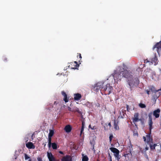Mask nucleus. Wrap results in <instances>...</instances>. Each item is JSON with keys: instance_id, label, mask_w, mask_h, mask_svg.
<instances>
[{"instance_id": "473e14b6", "label": "nucleus", "mask_w": 161, "mask_h": 161, "mask_svg": "<svg viewBox=\"0 0 161 161\" xmlns=\"http://www.w3.org/2000/svg\"><path fill=\"white\" fill-rule=\"evenodd\" d=\"M152 113H150L149 114L148 116H149V120H150L151 119V120L152 119Z\"/></svg>"}, {"instance_id": "0eeeda50", "label": "nucleus", "mask_w": 161, "mask_h": 161, "mask_svg": "<svg viewBox=\"0 0 161 161\" xmlns=\"http://www.w3.org/2000/svg\"><path fill=\"white\" fill-rule=\"evenodd\" d=\"M139 114L138 113H135L134 115V117L132 118L133 122L135 124V123L140 121L141 122L143 121V119L139 118Z\"/></svg>"}, {"instance_id": "864d4df0", "label": "nucleus", "mask_w": 161, "mask_h": 161, "mask_svg": "<svg viewBox=\"0 0 161 161\" xmlns=\"http://www.w3.org/2000/svg\"><path fill=\"white\" fill-rule=\"evenodd\" d=\"M28 161H32L31 159V158L30 159H29Z\"/></svg>"}, {"instance_id": "a211bd4d", "label": "nucleus", "mask_w": 161, "mask_h": 161, "mask_svg": "<svg viewBox=\"0 0 161 161\" xmlns=\"http://www.w3.org/2000/svg\"><path fill=\"white\" fill-rule=\"evenodd\" d=\"M159 96V95H158V94L157 93V92H156V91L155 90L154 93H153V94L152 99L153 100L156 101Z\"/></svg>"}, {"instance_id": "2eb2a0df", "label": "nucleus", "mask_w": 161, "mask_h": 161, "mask_svg": "<svg viewBox=\"0 0 161 161\" xmlns=\"http://www.w3.org/2000/svg\"><path fill=\"white\" fill-rule=\"evenodd\" d=\"M61 94L64 97L63 100L65 102V103L68 102L69 101V98L67 97V95L66 93L64 91H62L61 92Z\"/></svg>"}, {"instance_id": "de8ad7c7", "label": "nucleus", "mask_w": 161, "mask_h": 161, "mask_svg": "<svg viewBox=\"0 0 161 161\" xmlns=\"http://www.w3.org/2000/svg\"><path fill=\"white\" fill-rule=\"evenodd\" d=\"M108 125L110 127H111V123H110V122L108 124Z\"/></svg>"}, {"instance_id": "7ed1b4c3", "label": "nucleus", "mask_w": 161, "mask_h": 161, "mask_svg": "<svg viewBox=\"0 0 161 161\" xmlns=\"http://www.w3.org/2000/svg\"><path fill=\"white\" fill-rule=\"evenodd\" d=\"M144 63H149L150 64H152L154 63L155 65H156L158 63V59L157 57L156 56V53H155L154 54V56L152 57H151L150 60H148L147 59L144 60Z\"/></svg>"}, {"instance_id": "6ab92c4d", "label": "nucleus", "mask_w": 161, "mask_h": 161, "mask_svg": "<svg viewBox=\"0 0 161 161\" xmlns=\"http://www.w3.org/2000/svg\"><path fill=\"white\" fill-rule=\"evenodd\" d=\"M72 112H77L79 114L81 115H82V113L81 112V111H80L79 110V108L76 107H74V108L72 110Z\"/></svg>"}, {"instance_id": "393cba45", "label": "nucleus", "mask_w": 161, "mask_h": 161, "mask_svg": "<svg viewBox=\"0 0 161 161\" xmlns=\"http://www.w3.org/2000/svg\"><path fill=\"white\" fill-rule=\"evenodd\" d=\"M54 133V131L53 130H50L49 133L48 134V136L52 137Z\"/></svg>"}, {"instance_id": "9b49d317", "label": "nucleus", "mask_w": 161, "mask_h": 161, "mask_svg": "<svg viewBox=\"0 0 161 161\" xmlns=\"http://www.w3.org/2000/svg\"><path fill=\"white\" fill-rule=\"evenodd\" d=\"M61 161H72V158L70 155H66L62 158Z\"/></svg>"}, {"instance_id": "5fc2aeb1", "label": "nucleus", "mask_w": 161, "mask_h": 161, "mask_svg": "<svg viewBox=\"0 0 161 161\" xmlns=\"http://www.w3.org/2000/svg\"><path fill=\"white\" fill-rule=\"evenodd\" d=\"M91 127H91V125H89V128H91Z\"/></svg>"}, {"instance_id": "b1692460", "label": "nucleus", "mask_w": 161, "mask_h": 161, "mask_svg": "<svg viewBox=\"0 0 161 161\" xmlns=\"http://www.w3.org/2000/svg\"><path fill=\"white\" fill-rule=\"evenodd\" d=\"M52 147L53 149H56L57 148V144L55 142L52 143Z\"/></svg>"}, {"instance_id": "09e8293b", "label": "nucleus", "mask_w": 161, "mask_h": 161, "mask_svg": "<svg viewBox=\"0 0 161 161\" xmlns=\"http://www.w3.org/2000/svg\"><path fill=\"white\" fill-rule=\"evenodd\" d=\"M43 144L44 145V147H45L46 145V142L43 143Z\"/></svg>"}, {"instance_id": "6e6552de", "label": "nucleus", "mask_w": 161, "mask_h": 161, "mask_svg": "<svg viewBox=\"0 0 161 161\" xmlns=\"http://www.w3.org/2000/svg\"><path fill=\"white\" fill-rule=\"evenodd\" d=\"M155 48H156V51L159 54L161 52V41L156 43L153 46V49L154 50Z\"/></svg>"}, {"instance_id": "423d86ee", "label": "nucleus", "mask_w": 161, "mask_h": 161, "mask_svg": "<svg viewBox=\"0 0 161 161\" xmlns=\"http://www.w3.org/2000/svg\"><path fill=\"white\" fill-rule=\"evenodd\" d=\"M110 149L111 151L114 153V155L115 157L117 159L118 161H119L120 159L119 155V151L115 147H110Z\"/></svg>"}, {"instance_id": "f704fd0d", "label": "nucleus", "mask_w": 161, "mask_h": 161, "mask_svg": "<svg viewBox=\"0 0 161 161\" xmlns=\"http://www.w3.org/2000/svg\"><path fill=\"white\" fill-rule=\"evenodd\" d=\"M150 148L151 149L154 150V149H155V146H153V145H151L150 144Z\"/></svg>"}, {"instance_id": "f257e3e1", "label": "nucleus", "mask_w": 161, "mask_h": 161, "mask_svg": "<svg viewBox=\"0 0 161 161\" xmlns=\"http://www.w3.org/2000/svg\"><path fill=\"white\" fill-rule=\"evenodd\" d=\"M118 69H119V71H120V73L122 74V77H124L129 79L132 78V75H131V72L125 69V67H122L120 66H118Z\"/></svg>"}, {"instance_id": "2f4dec72", "label": "nucleus", "mask_w": 161, "mask_h": 161, "mask_svg": "<svg viewBox=\"0 0 161 161\" xmlns=\"http://www.w3.org/2000/svg\"><path fill=\"white\" fill-rule=\"evenodd\" d=\"M156 91L157 92H158L159 94L158 95H159V96L161 95V88L158 90H156Z\"/></svg>"}, {"instance_id": "c756f323", "label": "nucleus", "mask_w": 161, "mask_h": 161, "mask_svg": "<svg viewBox=\"0 0 161 161\" xmlns=\"http://www.w3.org/2000/svg\"><path fill=\"white\" fill-rule=\"evenodd\" d=\"M139 106L140 107L142 108H145L146 107V105L142 103H140L139 104Z\"/></svg>"}, {"instance_id": "f3484780", "label": "nucleus", "mask_w": 161, "mask_h": 161, "mask_svg": "<svg viewBox=\"0 0 161 161\" xmlns=\"http://www.w3.org/2000/svg\"><path fill=\"white\" fill-rule=\"evenodd\" d=\"M74 98L75 100H79L81 98V96L80 94L76 93L74 94Z\"/></svg>"}, {"instance_id": "9d476101", "label": "nucleus", "mask_w": 161, "mask_h": 161, "mask_svg": "<svg viewBox=\"0 0 161 161\" xmlns=\"http://www.w3.org/2000/svg\"><path fill=\"white\" fill-rule=\"evenodd\" d=\"M47 155L49 161H56L55 158L51 153L47 152Z\"/></svg>"}, {"instance_id": "4be33fe9", "label": "nucleus", "mask_w": 161, "mask_h": 161, "mask_svg": "<svg viewBox=\"0 0 161 161\" xmlns=\"http://www.w3.org/2000/svg\"><path fill=\"white\" fill-rule=\"evenodd\" d=\"M132 146V145L130 143V145L128 147V149H129V151L128 153H127V154L130 153L131 154V151L133 150Z\"/></svg>"}, {"instance_id": "1a4fd4ad", "label": "nucleus", "mask_w": 161, "mask_h": 161, "mask_svg": "<svg viewBox=\"0 0 161 161\" xmlns=\"http://www.w3.org/2000/svg\"><path fill=\"white\" fill-rule=\"evenodd\" d=\"M70 64L69 67L71 69H77L79 66V65L78 64L77 62L76 61L70 63Z\"/></svg>"}, {"instance_id": "e433bc0d", "label": "nucleus", "mask_w": 161, "mask_h": 161, "mask_svg": "<svg viewBox=\"0 0 161 161\" xmlns=\"http://www.w3.org/2000/svg\"><path fill=\"white\" fill-rule=\"evenodd\" d=\"M48 142L51 143V140H52L51 137H49V136H48Z\"/></svg>"}, {"instance_id": "5701e85b", "label": "nucleus", "mask_w": 161, "mask_h": 161, "mask_svg": "<svg viewBox=\"0 0 161 161\" xmlns=\"http://www.w3.org/2000/svg\"><path fill=\"white\" fill-rule=\"evenodd\" d=\"M153 122L152 121V120L151 119L150 120H149V129L150 131V134L151 133V130L153 128L152 125H153Z\"/></svg>"}, {"instance_id": "cd10ccee", "label": "nucleus", "mask_w": 161, "mask_h": 161, "mask_svg": "<svg viewBox=\"0 0 161 161\" xmlns=\"http://www.w3.org/2000/svg\"><path fill=\"white\" fill-rule=\"evenodd\" d=\"M98 87H97V84H95L94 87V90H95L96 92H98L99 90H100V89L98 88Z\"/></svg>"}, {"instance_id": "4468645a", "label": "nucleus", "mask_w": 161, "mask_h": 161, "mask_svg": "<svg viewBox=\"0 0 161 161\" xmlns=\"http://www.w3.org/2000/svg\"><path fill=\"white\" fill-rule=\"evenodd\" d=\"M97 85L98 87V88L100 89L101 91L103 90L104 87V83L102 82H99L97 83Z\"/></svg>"}, {"instance_id": "aec40b11", "label": "nucleus", "mask_w": 161, "mask_h": 161, "mask_svg": "<svg viewBox=\"0 0 161 161\" xmlns=\"http://www.w3.org/2000/svg\"><path fill=\"white\" fill-rule=\"evenodd\" d=\"M114 127L115 130H119V127L118 126V122L117 121V122H116L115 120H114Z\"/></svg>"}, {"instance_id": "37998d69", "label": "nucleus", "mask_w": 161, "mask_h": 161, "mask_svg": "<svg viewBox=\"0 0 161 161\" xmlns=\"http://www.w3.org/2000/svg\"><path fill=\"white\" fill-rule=\"evenodd\" d=\"M143 139L144 140V141L146 142V137L144 136H143Z\"/></svg>"}, {"instance_id": "ddd939ff", "label": "nucleus", "mask_w": 161, "mask_h": 161, "mask_svg": "<svg viewBox=\"0 0 161 161\" xmlns=\"http://www.w3.org/2000/svg\"><path fill=\"white\" fill-rule=\"evenodd\" d=\"M64 129L66 132L68 133L71 132L72 127L70 125H67L65 127Z\"/></svg>"}, {"instance_id": "72a5a7b5", "label": "nucleus", "mask_w": 161, "mask_h": 161, "mask_svg": "<svg viewBox=\"0 0 161 161\" xmlns=\"http://www.w3.org/2000/svg\"><path fill=\"white\" fill-rule=\"evenodd\" d=\"M84 127H81V131H80V136L81 135L82 132L84 131Z\"/></svg>"}, {"instance_id": "20e7f679", "label": "nucleus", "mask_w": 161, "mask_h": 161, "mask_svg": "<svg viewBox=\"0 0 161 161\" xmlns=\"http://www.w3.org/2000/svg\"><path fill=\"white\" fill-rule=\"evenodd\" d=\"M119 71L117 70H115L114 73L112 74L114 79L116 81L120 80L122 78V74L120 73V71H119Z\"/></svg>"}, {"instance_id": "412c9836", "label": "nucleus", "mask_w": 161, "mask_h": 161, "mask_svg": "<svg viewBox=\"0 0 161 161\" xmlns=\"http://www.w3.org/2000/svg\"><path fill=\"white\" fill-rule=\"evenodd\" d=\"M146 142L148 143H149L152 140L151 137L150 136V134L147 135L146 136Z\"/></svg>"}, {"instance_id": "4d7b16f0", "label": "nucleus", "mask_w": 161, "mask_h": 161, "mask_svg": "<svg viewBox=\"0 0 161 161\" xmlns=\"http://www.w3.org/2000/svg\"><path fill=\"white\" fill-rule=\"evenodd\" d=\"M155 161H158V159H156L155 160Z\"/></svg>"}, {"instance_id": "ea45409f", "label": "nucleus", "mask_w": 161, "mask_h": 161, "mask_svg": "<svg viewBox=\"0 0 161 161\" xmlns=\"http://www.w3.org/2000/svg\"><path fill=\"white\" fill-rule=\"evenodd\" d=\"M38 161H42V158H37Z\"/></svg>"}, {"instance_id": "a19ab883", "label": "nucleus", "mask_w": 161, "mask_h": 161, "mask_svg": "<svg viewBox=\"0 0 161 161\" xmlns=\"http://www.w3.org/2000/svg\"><path fill=\"white\" fill-rule=\"evenodd\" d=\"M3 60L4 61H7V58L5 57H4L3 58Z\"/></svg>"}, {"instance_id": "3c124183", "label": "nucleus", "mask_w": 161, "mask_h": 161, "mask_svg": "<svg viewBox=\"0 0 161 161\" xmlns=\"http://www.w3.org/2000/svg\"><path fill=\"white\" fill-rule=\"evenodd\" d=\"M153 146H155V147L157 146V144H154V145H153Z\"/></svg>"}, {"instance_id": "bb28decb", "label": "nucleus", "mask_w": 161, "mask_h": 161, "mask_svg": "<svg viewBox=\"0 0 161 161\" xmlns=\"http://www.w3.org/2000/svg\"><path fill=\"white\" fill-rule=\"evenodd\" d=\"M24 156L25 160H27L28 159H30L31 158V157L26 153H25Z\"/></svg>"}, {"instance_id": "603ef678", "label": "nucleus", "mask_w": 161, "mask_h": 161, "mask_svg": "<svg viewBox=\"0 0 161 161\" xmlns=\"http://www.w3.org/2000/svg\"><path fill=\"white\" fill-rule=\"evenodd\" d=\"M159 69V71L160 72V74H161V69Z\"/></svg>"}, {"instance_id": "c9c22d12", "label": "nucleus", "mask_w": 161, "mask_h": 161, "mask_svg": "<svg viewBox=\"0 0 161 161\" xmlns=\"http://www.w3.org/2000/svg\"><path fill=\"white\" fill-rule=\"evenodd\" d=\"M108 157L110 159L109 161H112V157H111V156L109 153H108Z\"/></svg>"}, {"instance_id": "79ce46f5", "label": "nucleus", "mask_w": 161, "mask_h": 161, "mask_svg": "<svg viewBox=\"0 0 161 161\" xmlns=\"http://www.w3.org/2000/svg\"><path fill=\"white\" fill-rule=\"evenodd\" d=\"M85 124V122H84L83 121L82 122V127H84Z\"/></svg>"}, {"instance_id": "a878e982", "label": "nucleus", "mask_w": 161, "mask_h": 161, "mask_svg": "<svg viewBox=\"0 0 161 161\" xmlns=\"http://www.w3.org/2000/svg\"><path fill=\"white\" fill-rule=\"evenodd\" d=\"M88 158L87 156H84L83 157L82 161H88Z\"/></svg>"}, {"instance_id": "49530a36", "label": "nucleus", "mask_w": 161, "mask_h": 161, "mask_svg": "<svg viewBox=\"0 0 161 161\" xmlns=\"http://www.w3.org/2000/svg\"><path fill=\"white\" fill-rule=\"evenodd\" d=\"M147 93L149 95L150 94V91H148V90H147L146 91Z\"/></svg>"}, {"instance_id": "13d9d810", "label": "nucleus", "mask_w": 161, "mask_h": 161, "mask_svg": "<svg viewBox=\"0 0 161 161\" xmlns=\"http://www.w3.org/2000/svg\"><path fill=\"white\" fill-rule=\"evenodd\" d=\"M56 104V102H55L54 103V104Z\"/></svg>"}, {"instance_id": "c85d7f7f", "label": "nucleus", "mask_w": 161, "mask_h": 161, "mask_svg": "<svg viewBox=\"0 0 161 161\" xmlns=\"http://www.w3.org/2000/svg\"><path fill=\"white\" fill-rule=\"evenodd\" d=\"M113 138V134H110V136H109V142L110 143H111V142L112 140V139Z\"/></svg>"}, {"instance_id": "f03ea898", "label": "nucleus", "mask_w": 161, "mask_h": 161, "mask_svg": "<svg viewBox=\"0 0 161 161\" xmlns=\"http://www.w3.org/2000/svg\"><path fill=\"white\" fill-rule=\"evenodd\" d=\"M127 82L130 86V90H131L132 88L135 86H137L138 85L140 81L138 78H136L133 79L132 77V78L128 79Z\"/></svg>"}, {"instance_id": "c03bdc74", "label": "nucleus", "mask_w": 161, "mask_h": 161, "mask_svg": "<svg viewBox=\"0 0 161 161\" xmlns=\"http://www.w3.org/2000/svg\"><path fill=\"white\" fill-rule=\"evenodd\" d=\"M68 110L72 111V109H71V108L70 107H68Z\"/></svg>"}, {"instance_id": "4c0bfd02", "label": "nucleus", "mask_w": 161, "mask_h": 161, "mask_svg": "<svg viewBox=\"0 0 161 161\" xmlns=\"http://www.w3.org/2000/svg\"><path fill=\"white\" fill-rule=\"evenodd\" d=\"M52 143L48 142V146L49 148L51 147V146H52Z\"/></svg>"}, {"instance_id": "8fccbe9b", "label": "nucleus", "mask_w": 161, "mask_h": 161, "mask_svg": "<svg viewBox=\"0 0 161 161\" xmlns=\"http://www.w3.org/2000/svg\"><path fill=\"white\" fill-rule=\"evenodd\" d=\"M126 108H127V110L128 111V108L129 106L128 105H127Z\"/></svg>"}, {"instance_id": "f8f14e48", "label": "nucleus", "mask_w": 161, "mask_h": 161, "mask_svg": "<svg viewBox=\"0 0 161 161\" xmlns=\"http://www.w3.org/2000/svg\"><path fill=\"white\" fill-rule=\"evenodd\" d=\"M26 146L29 149H34L35 146L31 142H29L26 144Z\"/></svg>"}, {"instance_id": "dca6fc26", "label": "nucleus", "mask_w": 161, "mask_h": 161, "mask_svg": "<svg viewBox=\"0 0 161 161\" xmlns=\"http://www.w3.org/2000/svg\"><path fill=\"white\" fill-rule=\"evenodd\" d=\"M160 110L159 109H158L153 111V115L155 116L156 118L159 117V113H160Z\"/></svg>"}, {"instance_id": "39448f33", "label": "nucleus", "mask_w": 161, "mask_h": 161, "mask_svg": "<svg viewBox=\"0 0 161 161\" xmlns=\"http://www.w3.org/2000/svg\"><path fill=\"white\" fill-rule=\"evenodd\" d=\"M113 89V87L110 86V84H107L104 87L103 91L105 92V95H109L112 93Z\"/></svg>"}, {"instance_id": "6e6d98bb", "label": "nucleus", "mask_w": 161, "mask_h": 161, "mask_svg": "<svg viewBox=\"0 0 161 161\" xmlns=\"http://www.w3.org/2000/svg\"><path fill=\"white\" fill-rule=\"evenodd\" d=\"M146 150H147L148 149V148H147V147H146Z\"/></svg>"}, {"instance_id": "7c9ffc66", "label": "nucleus", "mask_w": 161, "mask_h": 161, "mask_svg": "<svg viewBox=\"0 0 161 161\" xmlns=\"http://www.w3.org/2000/svg\"><path fill=\"white\" fill-rule=\"evenodd\" d=\"M78 54L77 57L78 58V56H79V58H80V60H79V62H80L82 61H80L82 58L81 54L80 53H78Z\"/></svg>"}, {"instance_id": "58836bf2", "label": "nucleus", "mask_w": 161, "mask_h": 161, "mask_svg": "<svg viewBox=\"0 0 161 161\" xmlns=\"http://www.w3.org/2000/svg\"><path fill=\"white\" fill-rule=\"evenodd\" d=\"M91 129L92 130H96L97 129V127L94 126H93L92 127H91Z\"/></svg>"}, {"instance_id": "a18cd8bd", "label": "nucleus", "mask_w": 161, "mask_h": 161, "mask_svg": "<svg viewBox=\"0 0 161 161\" xmlns=\"http://www.w3.org/2000/svg\"><path fill=\"white\" fill-rule=\"evenodd\" d=\"M59 153L61 154H64V153L63 152H62V151H59Z\"/></svg>"}]
</instances>
